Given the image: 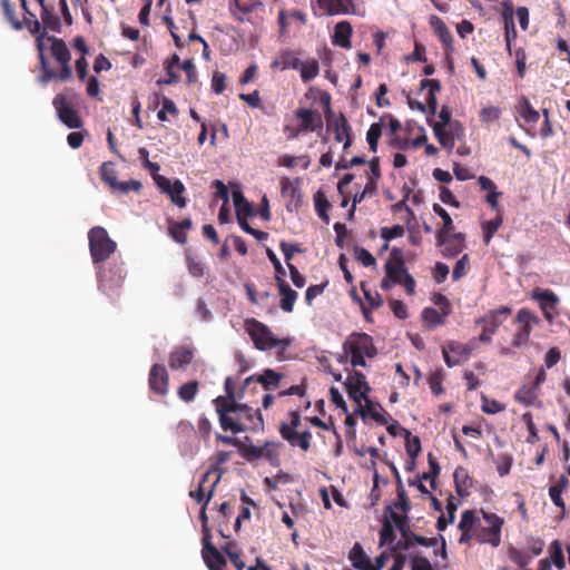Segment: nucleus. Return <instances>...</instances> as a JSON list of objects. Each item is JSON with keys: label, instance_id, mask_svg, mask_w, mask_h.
Returning <instances> with one entry per match:
<instances>
[{"label": "nucleus", "instance_id": "3c124183", "mask_svg": "<svg viewBox=\"0 0 570 570\" xmlns=\"http://www.w3.org/2000/svg\"><path fill=\"white\" fill-rule=\"evenodd\" d=\"M382 135V127L379 122H374L370 126L367 134H366V140L370 147V150L372 153L377 151L379 146V139Z\"/></svg>", "mask_w": 570, "mask_h": 570}, {"label": "nucleus", "instance_id": "0eeeda50", "mask_svg": "<svg viewBox=\"0 0 570 570\" xmlns=\"http://www.w3.org/2000/svg\"><path fill=\"white\" fill-rule=\"evenodd\" d=\"M214 403L219 417V424L224 431H232L234 434H237L247 431L248 428H254L252 424L240 422L239 414H237V403L227 404V401L224 399H215Z\"/></svg>", "mask_w": 570, "mask_h": 570}, {"label": "nucleus", "instance_id": "f03ea898", "mask_svg": "<svg viewBox=\"0 0 570 570\" xmlns=\"http://www.w3.org/2000/svg\"><path fill=\"white\" fill-rule=\"evenodd\" d=\"M244 326L255 348L259 351L281 348L283 352L291 345L289 338H277L266 324L256 318L245 320Z\"/></svg>", "mask_w": 570, "mask_h": 570}, {"label": "nucleus", "instance_id": "72a5a7b5", "mask_svg": "<svg viewBox=\"0 0 570 570\" xmlns=\"http://www.w3.org/2000/svg\"><path fill=\"white\" fill-rule=\"evenodd\" d=\"M538 396L539 389L534 385L527 384H523L514 394V399L525 406L534 405Z\"/></svg>", "mask_w": 570, "mask_h": 570}, {"label": "nucleus", "instance_id": "e2e57ef3", "mask_svg": "<svg viewBox=\"0 0 570 570\" xmlns=\"http://www.w3.org/2000/svg\"><path fill=\"white\" fill-rule=\"evenodd\" d=\"M279 247L284 254L286 265H288V263H291L295 253L304 252L299 244H289L285 240L281 242Z\"/></svg>", "mask_w": 570, "mask_h": 570}, {"label": "nucleus", "instance_id": "9b49d317", "mask_svg": "<svg viewBox=\"0 0 570 570\" xmlns=\"http://www.w3.org/2000/svg\"><path fill=\"white\" fill-rule=\"evenodd\" d=\"M126 277L124 266L120 264H110L108 268H99L98 286L101 292L111 295L118 289Z\"/></svg>", "mask_w": 570, "mask_h": 570}, {"label": "nucleus", "instance_id": "7ed1b4c3", "mask_svg": "<svg viewBox=\"0 0 570 570\" xmlns=\"http://www.w3.org/2000/svg\"><path fill=\"white\" fill-rule=\"evenodd\" d=\"M342 348L351 353L350 362L353 367H365L367 365L365 357L372 358L377 354L372 336L366 333H351L344 341Z\"/></svg>", "mask_w": 570, "mask_h": 570}, {"label": "nucleus", "instance_id": "a18cd8bd", "mask_svg": "<svg viewBox=\"0 0 570 570\" xmlns=\"http://www.w3.org/2000/svg\"><path fill=\"white\" fill-rule=\"evenodd\" d=\"M445 509H448V517L441 514L436 521V529L439 531H443L446 529L449 522H453L455 518V511L458 509V504L454 501H445Z\"/></svg>", "mask_w": 570, "mask_h": 570}, {"label": "nucleus", "instance_id": "6ab92c4d", "mask_svg": "<svg viewBox=\"0 0 570 570\" xmlns=\"http://www.w3.org/2000/svg\"><path fill=\"white\" fill-rule=\"evenodd\" d=\"M433 131L439 144L444 149L451 151L454 148L455 138H460V135L463 132V128L459 121H455L449 130L446 128H441V126H433Z\"/></svg>", "mask_w": 570, "mask_h": 570}, {"label": "nucleus", "instance_id": "cd10ccee", "mask_svg": "<svg viewBox=\"0 0 570 570\" xmlns=\"http://www.w3.org/2000/svg\"><path fill=\"white\" fill-rule=\"evenodd\" d=\"M193 357L194 353L189 347H177L169 355V366L173 370L185 368L191 363Z\"/></svg>", "mask_w": 570, "mask_h": 570}, {"label": "nucleus", "instance_id": "aec40b11", "mask_svg": "<svg viewBox=\"0 0 570 570\" xmlns=\"http://www.w3.org/2000/svg\"><path fill=\"white\" fill-rule=\"evenodd\" d=\"M237 414H239L240 422L244 424H252L254 428H248L252 431L263 430L264 421L259 410H254L246 404L237 402Z\"/></svg>", "mask_w": 570, "mask_h": 570}, {"label": "nucleus", "instance_id": "412c9836", "mask_svg": "<svg viewBox=\"0 0 570 570\" xmlns=\"http://www.w3.org/2000/svg\"><path fill=\"white\" fill-rule=\"evenodd\" d=\"M220 475L217 469L208 470L196 490V499H212L215 485L218 483Z\"/></svg>", "mask_w": 570, "mask_h": 570}, {"label": "nucleus", "instance_id": "864d4df0", "mask_svg": "<svg viewBox=\"0 0 570 570\" xmlns=\"http://www.w3.org/2000/svg\"><path fill=\"white\" fill-rule=\"evenodd\" d=\"M405 432V450L409 456L417 458L421 452V441L419 436H411V432L404 430Z\"/></svg>", "mask_w": 570, "mask_h": 570}, {"label": "nucleus", "instance_id": "2eb2a0df", "mask_svg": "<svg viewBox=\"0 0 570 570\" xmlns=\"http://www.w3.org/2000/svg\"><path fill=\"white\" fill-rule=\"evenodd\" d=\"M532 298L539 303L543 316L548 322L554 318V311L559 304V297L551 289H537Z\"/></svg>", "mask_w": 570, "mask_h": 570}, {"label": "nucleus", "instance_id": "de8ad7c7", "mask_svg": "<svg viewBox=\"0 0 570 570\" xmlns=\"http://www.w3.org/2000/svg\"><path fill=\"white\" fill-rule=\"evenodd\" d=\"M198 392V382L189 381L178 389V396L186 403L194 401Z\"/></svg>", "mask_w": 570, "mask_h": 570}, {"label": "nucleus", "instance_id": "09e8293b", "mask_svg": "<svg viewBox=\"0 0 570 570\" xmlns=\"http://www.w3.org/2000/svg\"><path fill=\"white\" fill-rule=\"evenodd\" d=\"M298 70L301 71L302 80L304 82H307V81L314 79L318 75L320 67H318V63L316 60H311V61H306V62L302 61V65L298 68Z\"/></svg>", "mask_w": 570, "mask_h": 570}, {"label": "nucleus", "instance_id": "39448f33", "mask_svg": "<svg viewBox=\"0 0 570 570\" xmlns=\"http://www.w3.org/2000/svg\"><path fill=\"white\" fill-rule=\"evenodd\" d=\"M89 249L94 264H99L109 258L116 250V243L109 237L104 227L96 226L89 230Z\"/></svg>", "mask_w": 570, "mask_h": 570}, {"label": "nucleus", "instance_id": "680f3d73", "mask_svg": "<svg viewBox=\"0 0 570 570\" xmlns=\"http://www.w3.org/2000/svg\"><path fill=\"white\" fill-rule=\"evenodd\" d=\"M405 230L402 225H394L393 227H382L381 228V237L385 242H390L394 238L402 237Z\"/></svg>", "mask_w": 570, "mask_h": 570}, {"label": "nucleus", "instance_id": "c756f323", "mask_svg": "<svg viewBox=\"0 0 570 570\" xmlns=\"http://www.w3.org/2000/svg\"><path fill=\"white\" fill-rule=\"evenodd\" d=\"M435 35L439 40L445 46L446 50L452 52L453 48V37L446 24L442 19L436 16H433L430 21Z\"/></svg>", "mask_w": 570, "mask_h": 570}, {"label": "nucleus", "instance_id": "58836bf2", "mask_svg": "<svg viewBox=\"0 0 570 570\" xmlns=\"http://www.w3.org/2000/svg\"><path fill=\"white\" fill-rule=\"evenodd\" d=\"M313 199H314L315 210H316L318 217L327 224L330 222L327 210L331 207V204L327 200L325 194L322 190H317L314 194Z\"/></svg>", "mask_w": 570, "mask_h": 570}, {"label": "nucleus", "instance_id": "a878e982", "mask_svg": "<svg viewBox=\"0 0 570 570\" xmlns=\"http://www.w3.org/2000/svg\"><path fill=\"white\" fill-rule=\"evenodd\" d=\"M282 374L275 372L272 368L264 370L263 374L255 376H248L244 382V389H246L252 382H257L263 385L265 390H271L279 384Z\"/></svg>", "mask_w": 570, "mask_h": 570}, {"label": "nucleus", "instance_id": "5fc2aeb1", "mask_svg": "<svg viewBox=\"0 0 570 570\" xmlns=\"http://www.w3.org/2000/svg\"><path fill=\"white\" fill-rule=\"evenodd\" d=\"M510 560L520 568L527 567L531 561V556L520 551L514 547H510L508 550Z\"/></svg>", "mask_w": 570, "mask_h": 570}, {"label": "nucleus", "instance_id": "8fccbe9b", "mask_svg": "<svg viewBox=\"0 0 570 570\" xmlns=\"http://www.w3.org/2000/svg\"><path fill=\"white\" fill-rule=\"evenodd\" d=\"M301 65H302V61L296 56L295 52L289 51V50L282 52V55H281V69L282 70H285V69L298 70Z\"/></svg>", "mask_w": 570, "mask_h": 570}, {"label": "nucleus", "instance_id": "473e14b6", "mask_svg": "<svg viewBox=\"0 0 570 570\" xmlns=\"http://www.w3.org/2000/svg\"><path fill=\"white\" fill-rule=\"evenodd\" d=\"M454 483L456 492L461 498L469 497L471 494L470 489L473 485V481L463 468L455 470Z\"/></svg>", "mask_w": 570, "mask_h": 570}, {"label": "nucleus", "instance_id": "ddd939ff", "mask_svg": "<svg viewBox=\"0 0 570 570\" xmlns=\"http://www.w3.org/2000/svg\"><path fill=\"white\" fill-rule=\"evenodd\" d=\"M52 105L61 122L72 129H78L82 126V120L78 112L67 100L66 96L59 94L53 98Z\"/></svg>", "mask_w": 570, "mask_h": 570}, {"label": "nucleus", "instance_id": "9d476101", "mask_svg": "<svg viewBox=\"0 0 570 570\" xmlns=\"http://www.w3.org/2000/svg\"><path fill=\"white\" fill-rule=\"evenodd\" d=\"M394 519V524L402 533V539L396 542V549L399 550H410L414 547L415 543L424 547H435L438 543L436 538H426L423 535H419L410 530L409 519L404 520L396 515H392Z\"/></svg>", "mask_w": 570, "mask_h": 570}, {"label": "nucleus", "instance_id": "ea45409f", "mask_svg": "<svg viewBox=\"0 0 570 570\" xmlns=\"http://www.w3.org/2000/svg\"><path fill=\"white\" fill-rule=\"evenodd\" d=\"M433 210L443 220V226L436 233V238L441 239L443 234H450L453 230V220L450 214L441 205L434 204Z\"/></svg>", "mask_w": 570, "mask_h": 570}, {"label": "nucleus", "instance_id": "4be33fe9", "mask_svg": "<svg viewBox=\"0 0 570 570\" xmlns=\"http://www.w3.org/2000/svg\"><path fill=\"white\" fill-rule=\"evenodd\" d=\"M328 16L355 13L354 0H324L318 4Z\"/></svg>", "mask_w": 570, "mask_h": 570}, {"label": "nucleus", "instance_id": "20e7f679", "mask_svg": "<svg viewBox=\"0 0 570 570\" xmlns=\"http://www.w3.org/2000/svg\"><path fill=\"white\" fill-rule=\"evenodd\" d=\"M288 417L287 422L279 424L278 431L282 439L287 441L291 446L299 448L303 452H307L311 449L312 433L308 430L297 431L302 422L299 411H291Z\"/></svg>", "mask_w": 570, "mask_h": 570}, {"label": "nucleus", "instance_id": "338daca9", "mask_svg": "<svg viewBox=\"0 0 570 570\" xmlns=\"http://www.w3.org/2000/svg\"><path fill=\"white\" fill-rule=\"evenodd\" d=\"M412 570H433L431 562L419 554L410 553Z\"/></svg>", "mask_w": 570, "mask_h": 570}, {"label": "nucleus", "instance_id": "f257e3e1", "mask_svg": "<svg viewBox=\"0 0 570 570\" xmlns=\"http://www.w3.org/2000/svg\"><path fill=\"white\" fill-rule=\"evenodd\" d=\"M48 41L51 42V55L60 66V70L57 71L50 67L47 60V68H43L42 73L39 77L41 83H48L51 80L67 81L72 77V68L70 66L71 53L66 42L55 36L48 37Z\"/></svg>", "mask_w": 570, "mask_h": 570}, {"label": "nucleus", "instance_id": "69168bd1", "mask_svg": "<svg viewBox=\"0 0 570 570\" xmlns=\"http://www.w3.org/2000/svg\"><path fill=\"white\" fill-rule=\"evenodd\" d=\"M569 485V479L564 475H561L556 484L550 487L549 495L550 499H561V494Z\"/></svg>", "mask_w": 570, "mask_h": 570}, {"label": "nucleus", "instance_id": "e433bc0d", "mask_svg": "<svg viewBox=\"0 0 570 570\" xmlns=\"http://www.w3.org/2000/svg\"><path fill=\"white\" fill-rule=\"evenodd\" d=\"M283 446L281 442L267 441L262 446L263 458L269 462L273 466H278L281 464L279 460V450Z\"/></svg>", "mask_w": 570, "mask_h": 570}, {"label": "nucleus", "instance_id": "c85d7f7f", "mask_svg": "<svg viewBox=\"0 0 570 570\" xmlns=\"http://www.w3.org/2000/svg\"><path fill=\"white\" fill-rule=\"evenodd\" d=\"M276 283H277V287H278V293L281 295V302H279L281 308L286 313L293 312L295 301L298 296L297 292L292 289L285 279H282Z\"/></svg>", "mask_w": 570, "mask_h": 570}, {"label": "nucleus", "instance_id": "bf43d9fd", "mask_svg": "<svg viewBox=\"0 0 570 570\" xmlns=\"http://www.w3.org/2000/svg\"><path fill=\"white\" fill-rule=\"evenodd\" d=\"M266 255H267L268 259L271 261V263L274 266V269H275V281L279 282V281L284 279V276H285L286 272H285L281 261L277 258L276 254L271 248H267L266 249Z\"/></svg>", "mask_w": 570, "mask_h": 570}, {"label": "nucleus", "instance_id": "dca6fc26", "mask_svg": "<svg viewBox=\"0 0 570 570\" xmlns=\"http://www.w3.org/2000/svg\"><path fill=\"white\" fill-rule=\"evenodd\" d=\"M384 268L387 278H390L394 284L401 283V278L405 275V273H409L405 267L401 249H392L391 257L385 263Z\"/></svg>", "mask_w": 570, "mask_h": 570}, {"label": "nucleus", "instance_id": "13d9d810", "mask_svg": "<svg viewBox=\"0 0 570 570\" xmlns=\"http://www.w3.org/2000/svg\"><path fill=\"white\" fill-rule=\"evenodd\" d=\"M482 411L487 414H495L505 410V406L497 400H490L482 395Z\"/></svg>", "mask_w": 570, "mask_h": 570}, {"label": "nucleus", "instance_id": "393cba45", "mask_svg": "<svg viewBox=\"0 0 570 570\" xmlns=\"http://www.w3.org/2000/svg\"><path fill=\"white\" fill-rule=\"evenodd\" d=\"M352 26L348 21H340L334 27V33L332 36V42L335 46H338L344 49H351V37H352Z\"/></svg>", "mask_w": 570, "mask_h": 570}, {"label": "nucleus", "instance_id": "49530a36", "mask_svg": "<svg viewBox=\"0 0 570 570\" xmlns=\"http://www.w3.org/2000/svg\"><path fill=\"white\" fill-rule=\"evenodd\" d=\"M550 550L551 556L549 559L551 560V563L554 564L557 569H564L566 561L561 542L559 540H554L551 543Z\"/></svg>", "mask_w": 570, "mask_h": 570}, {"label": "nucleus", "instance_id": "a19ab883", "mask_svg": "<svg viewBox=\"0 0 570 570\" xmlns=\"http://www.w3.org/2000/svg\"><path fill=\"white\" fill-rule=\"evenodd\" d=\"M518 112L528 124H537L540 119V114L537 111L527 98H523L519 105Z\"/></svg>", "mask_w": 570, "mask_h": 570}, {"label": "nucleus", "instance_id": "f8f14e48", "mask_svg": "<svg viewBox=\"0 0 570 570\" xmlns=\"http://www.w3.org/2000/svg\"><path fill=\"white\" fill-rule=\"evenodd\" d=\"M344 385L348 397L352 399L357 406H361L362 400L371 392V387L367 384L365 375L358 371L350 373Z\"/></svg>", "mask_w": 570, "mask_h": 570}, {"label": "nucleus", "instance_id": "c9c22d12", "mask_svg": "<svg viewBox=\"0 0 570 570\" xmlns=\"http://www.w3.org/2000/svg\"><path fill=\"white\" fill-rule=\"evenodd\" d=\"M40 12L41 21L45 29H49L53 32H61V21L57 14L53 13L52 9L47 4H43Z\"/></svg>", "mask_w": 570, "mask_h": 570}, {"label": "nucleus", "instance_id": "f3484780", "mask_svg": "<svg viewBox=\"0 0 570 570\" xmlns=\"http://www.w3.org/2000/svg\"><path fill=\"white\" fill-rule=\"evenodd\" d=\"M448 347V350L443 348L442 353L444 362L449 367L460 365L462 362L466 361L472 353V348L469 345L458 342L449 343Z\"/></svg>", "mask_w": 570, "mask_h": 570}, {"label": "nucleus", "instance_id": "bb28decb", "mask_svg": "<svg viewBox=\"0 0 570 570\" xmlns=\"http://www.w3.org/2000/svg\"><path fill=\"white\" fill-rule=\"evenodd\" d=\"M212 501H204V504L200 508L199 512V519L202 523V549L205 550H213L216 552V547L214 546L212 539V528L208 527V515L206 514V509L208 508V504H210Z\"/></svg>", "mask_w": 570, "mask_h": 570}, {"label": "nucleus", "instance_id": "79ce46f5", "mask_svg": "<svg viewBox=\"0 0 570 570\" xmlns=\"http://www.w3.org/2000/svg\"><path fill=\"white\" fill-rule=\"evenodd\" d=\"M185 190L186 189H185L184 184L179 179H175L173 189L169 193H167L166 195L169 196L173 204L183 208V207H186V205H187V200L183 196Z\"/></svg>", "mask_w": 570, "mask_h": 570}, {"label": "nucleus", "instance_id": "c03bdc74", "mask_svg": "<svg viewBox=\"0 0 570 570\" xmlns=\"http://www.w3.org/2000/svg\"><path fill=\"white\" fill-rule=\"evenodd\" d=\"M101 179L112 189L117 185V173L111 161H105L100 166Z\"/></svg>", "mask_w": 570, "mask_h": 570}, {"label": "nucleus", "instance_id": "603ef678", "mask_svg": "<svg viewBox=\"0 0 570 570\" xmlns=\"http://www.w3.org/2000/svg\"><path fill=\"white\" fill-rule=\"evenodd\" d=\"M470 269V258L468 254H464L460 259L456 261L453 272L452 279L454 282L464 277Z\"/></svg>", "mask_w": 570, "mask_h": 570}, {"label": "nucleus", "instance_id": "4d7b16f0", "mask_svg": "<svg viewBox=\"0 0 570 570\" xmlns=\"http://www.w3.org/2000/svg\"><path fill=\"white\" fill-rule=\"evenodd\" d=\"M501 116V109L499 107L489 106L484 107L480 111V119L482 122L490 124L497 121Z\"/></svg>", "mask_w": 570, "mask_h": 570}, {"label": "nucleus", "instance_id": "4c0bfd02", "mask_svg": "<svg viewBox=\"0 0 570 570\" xmlns=\"http://www.w3.org/2000/svg\"><path fill=\"white\" fill-rule=\"evenodd\" d=\"M350 561H352L355 569H368L370 559L366 556L361 543L356 542L352 551H350Z\"/></svg>", "mask_w": 570, "mask_h": 570}, {"label": "nucleus", "instance_id": "37998d69", "mask_svg": "<svg viewBox=\"0 0 570 570\" xmlns=\"http://www.w3.org/2000/svg\"><path fill=\"white\" fill-rule=\"evenodd\" d=\"M1 7L8 22L11 23L14 30H21L23 22L16 17L13 4L11 0H1Z\"/></svg>", "mask_w": 570, "mask_h": 570}, {"label": "nucleus", "instance_id": "0e129e2a", "mask_svg": "<svg viewBox=\"0 0 570 570\" xmlns=\"http://www.w3.org/2000/svg\"><path fill=\"white\" fill-rule=\"evenodd\" d=\"M479 521L475 519V515L472 511L466 510L463 512L461 517V521L459 523L460 530H475Z\"/></svg>", "mask_w": 570, "mask_h": 570}, {"label": "nucleus", "instance_id": "052dcab7", "mask_svg": "<svg viewBox=\"0 0 570 570\" xmlns=\"http://www.w3.org/2000/svg\"><path fill=\"white\" fill-rule=\"evenodd\" d=\"M354 253L356 259L360 261L364 266L370 267L376 265L374 256L367 249L355 246Z\"/></svg>", "mask_w": 570, "mask_h": 570}, {"label": "nucleus", "instance_id": "2f4dec72", "mask_svg": "<svg viewBox=\"0 0 570 570\" xmlns=\"http://www.w3.org/2000/svg\"><path fill=\"white\" fill-rule=\"evenodd\" d=\"M202 558L209 570H225L227 564L225 557L217 548L216 552L202 549Z\"/></svg>", "mask_w": 570, "mask_h": 570}, {"label": "nucleus", "instance_id": "4468645a", "mask_svg": "<svg viewBox=\"0 0 570 570\" xmlns=\"http://www.w3.org/2000/svg\"><path fill=\"white\" fill-rule=\"evenodd\" d=\"M148 385L153 393L165 396L168 393L169 376L163 364H154L149 371Z\"/></svg>", "mask_w": 570, "mask_h": 570}, {"label": "nucleus", "instance_id": "423d86ee", "mask_svg": "<svg viewBox=\"0 0 570 570\" xmlns=\"http://www.w3.org/2000/svg\"><path fill=\"white\" fill-rule=\"evenodd\" d=\"M411 510V501H393L391 505L384 509V517L382 528L380 530V544L384 546L391 543L395 539L394 534V519L392 515H396L404 520H407V514Z\"/></svg>", "mask_w": 570, "mask_h": 570}, {"label": "nucleus", "instance_id": "6e6552de", "mask_svg": "<svg viewBox=\"0 0 570 570\" xmlns=\"http://www.w3.org/2000/svg\"><path fill=\"white\" fill-rule=\"evenodd\" d=\"M512 309L508 306H500L491 309L475 323L482 325V332L479 336L480 342L490 343L503 321L511 314Z\"/></svg>", "mask_w": 570, "mask_h": 570}, {"label": "nucleus", "instance_id": "b1692460", "mask_svg": "<svg viewBox=\"0 0 570 570\" xmlns=\"http://www.w3.org/2000/svg\"><path fill=\"white\" fill-rule=\"evenodd\" d=\"M295 116L301 119L299 128L305 131H315L322 127L323 121L320 114L311 109L299 108L295 111Z\"/></svg>", "mask_w": 570, "mask_h": 570}, {"label": "nucleus", "instance_id": "7c9ffc66", "mask_svg": "<svg viewBox=\"0 0 570 570\" xmlns=\"http://www.w3.org/2000/svg\"><path fill=\"white\" fill-rule=\"evenodd\" d=\"M422 321L424 323V326L426 330L432 331L436 328L438 326L444 325L446 322V317L449 315H444L443 312H439L438 309L433 307H425L422 311Z\"/></svg>", "mask_w": 570, "mask_h": 570}, {"label": "nucleus", "instance_id": "f704fd0d", "mask_svg": "<svg viewBox=\"0 0 570 570\" xmlns=\"http://www.w3.org/2000/svg\"><path fill=\"white\" fill-rule=\"evenodd\" d=\"M363 400L365 401V405L364 407H362V405L357 406V412L362 416L370 415L379 424H386V417L377 410L379 407L381 409V405L379 403H374L373 401H371L368 396H366Z\"/></svg>", "mask_w": 570, "mask_h": 570}, {"label": "nucleus", "instance_id": "774afa93", "mask_svg": "<svg viewBox=\"0 0 570 570\" xmlns=\"http://www.w3.org/2000/svg\"><path fill=\"white\" fill-rule=\"evenodd\" d=\"M242 454L247 461L252 462L263 458V450L262 446L249 444L242 449Z\"/></svg>", "mask_w": 570, "mask_h": 570}, {"label": "nucleus", "instance_id": "1a4fd4ad", "mask_svg": "<svg viewBox=\"0 0 570 570\" xmlns=\"http://www.w3.org/2000/svg\"><path fill=\"white\" fill-rule=\"evenodd\" d=\"M514 323L518 325V328L512 338V347L519 348L527 346L530 340L532 327L540 323L539 317L528 308H521L517 313Z\"/></svg>", "mask_w": 570, "mask_h": 570}, {"label": "nucleus", "instance_id": "5701e85b", "mask_svg": "<svg viewBox=\"0 0 570 570\" xmlns=\"http://www.w3.org/2000/svg\"><path fill=\"white\" fill-rule=\"evenodd\" d=\"M474 539L479 543H489L494 548L499 547L501 544L499 525L487 527L479 523L474 530Z\"/></svg>", "mask_w": 570, "mask_h": 570}, {"label": "nucleus", "instance_id": "6e6d98bb", "mask_svg": "<svg viewBox=\"0 0 570 570\" xmlns=\"http://www.w3.org/2000/svg\"><path fill=\"white\" fill-rule=\"evenodd\" d=\"M141 187H142L141 183L136 179H130V180L121 181V183H119L117 180V185L112 188V190H115V191L117 190L122 194H128L129 191L139 193Z\"/></svg>", "mask_w": 570, "mask_h": 570}, {"label": "nucleus", "instance_id": "a211bd4d", "mask_svg": "<svg viewBox=\"0 0 570 570\" xmlns=\"http://www.w3.org/2000/svg\"><path fill=\"white\" fill-rule=\"evenodd\" d=\"M436 244L443 246L442 254L452 258L459 255L465 247V237L462 233L443 234L442 238H436Z\"/></svg>", "mask_w": 570, "mask_h": 570}]
</instances>
